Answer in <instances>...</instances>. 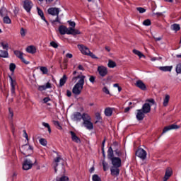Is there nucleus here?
<instances>
[{
	"label": "nucleus",
	"mask_w": 181,
	"mask_h": 181,
	"mask_svg": "<svg viewBox=\"0 0 181 181\" xmlns=\"http://www.w3.org/2000/svg\"><path fill=\"white\" fill-rule=\"evenodd\" d=\"M78 79L77 83L74 85L72 93L75 94V95H80L81 94V91H83V88H84V82L86 80V76L84 75H78L77 76H74L72 78V81H76V80Z\"/></svg>",
	"instance_id": "obj_1"
},
{
	"label": "nucleus",
	"mask_w": 181,
	"mask_h": 181,
	"mask_svg": "<svg viewBox=\"0 0 181 181\" xmlns=\"http://www.w3.org/2000/svg\"><path fill=\"white\" fill-rule=\"evenodd\" d=\"M83 124L84 125L85 128H86V129H88L89 131L94 129V124H93V122H91V117H90L88 114H83Z\"/></svg>",
	"instance_id": "obj_2"
},
{
	"label": "nucleus",
	"mask_w": 181,
	"mask_h": 181,
	"mask_svg": "<svg viewBox=\"0 0 181 181\" xmlns=\"http://www.w3.org/2000/svg\"><path fill=\"white\" fill-rule=\"evenodd\" d=\"M8 47H9L8 43L0 42V57H3L4 59H8L9 57Z\"/></svg>",
	"instance_id": "obj_3"
},
{
	"label": "nucleus",
	"mask_w": 181,
	"mask_h": 181,
	"mask_svg": "<svg viewBox=\"0 0 181 181\" xmlns=\"http://www.w3.org/2000/svg\"><path fill=\"white\" fill-rule=\"evenodd\" d=\"M20 150L22 154L25 155V156H30L33 153V147L29 144L23 145Z\"/></svg>",
	"instance_id": "obj_4"
},
{
	"label": "nucleus",
	"mask_w": 181,
	"mask_h": 181,
	"mask_svg": "<svg viewBox=\"0 0 181 181\" xmlns=\"http://www.w3.org/2000/svg\"><path fill=\"white\" fill-rule=\"evenodd\" d=\"M148 103H151V104ZM153 104H155V100L148 99L146 100V103L143 105L142 108L141 110H142L144 114H148L151 112V105H153Z\"/></svg>",
	"instance_id": "obj_5"
},
{
	"label": "nucleus",
	"mask_w": 181,
	"mask_h": 181,
	"mask_svg": "<svg viewBox=\"0 0 181 181\" xmlns=\"http://www.w3.org/2000/svg\"><path fill=\"white\" fill-rule=\"evenodd\" d=\"M49 15L52 16H57L56 19L53 22H59L60 23V20L59 19V13H60V8H49L47 10Z\"/></svg>",
	"instance_id": "obj_6"
},
{
	"label": "nucleus",
	"mask_w": 181,
	"mask_h": 181,
	"mask_svg": "<svg viewBox=\"0 0 181 181\" xmlns=\"http://www.w3.org/2000/svg\"><path fill=\"white\" fill-rule=\"evenodd\" d=\"M36 163V159H35V163L32 162V160L29 158H26L23 163V170H29V169H32L33 165Z\"/></svg>",
	"instance_id": "obj_7"
},
{
	"label": "nucleus",
	"mask_w": 181,
	"mask_h": 181,
	"mask_svg": "<svg viewBox=\"0 0 181 181\" xmlns=\"http://www.w3.org/2000/svg\"><path fill=\"white\" fill-rule=\"evenodd\" d=\"M23 8L25 11L29 13L32 10V8H33V3L30 0H25L23 1Z\"/></svg>",
	"instance_id": "obj_8"
},
{
	"label": "nucleus",
	"mask_w": 181,
	"mask_h": 181,
	"mask_svg": "<svg viewBox=\"0 0 181 181\" xmlns=\"http://www.w3.org/2000/svg\"><path fill=\"white\" fill-rule=\"evenodd\" d=\"M98 71L100 77H105L108 74V69L104 66H99L98 67Z\"/></svg>",
	"instance_id": "obj_9"
},
{
	"label": "nucleus",
	"mask_w": 181,
	"mask_h": 181,
	"mask_svg": "<svg viewBox=\"0 0 181 181\" xmlns=\"http://www.w3.org/2000/svg\"><path fill=\"white\" fill-rule=\"evenodd\" d=\"M136 155L138 156V158H140V159H142L143 160L146 159V151L144 150V148H139L136 151Z\"/></svg>",
	"instance_id": "obj_10"
},
{
	"label": "nucleus",
	"mask_w": 181,
	"mask_h": 181,
	"mask_svg": "<svg viewBox=\"0 0 181 181\" xmlns=\"http://www.w3.org/2000/svg\"><path fill=\"white\" fill-rule=\"evenodd\" d=\"M61 163V166L63 167V159L60 157H57L54 158V162L53 163V168L54 169L55 173H57V167L59 166V163Z\"/></svg>",
	"instance_id": "obj_11"
},
{
	"label": "nucleus",
	"mask_w": 181,
	"mask_h": 181,
	"mask_svg": "<svg viewBox=\"0 0 181 181\" xmlns=\"http://www.w3.org/2000/svg\"><path fill=\"white\" fill-rule=\"evenodd\" d=\"M110 160L112 162L113 167L121 168V163H122L121 158L118 157H115L112 158Z\"/></svg>",
	"instance_id": "obj_12"
},
{
	"label": "nucleus",
	"mask_w": 181,
	"mask_h": 181,
	"mask_svg": "<svg viewBox=\"0 0 181 181\" xmlns=\"http://www.w3.org/2000/svg\"><path fill=\"white\" fill-rule=\"evenodd\" d=\"M179 128H180V126H177L175 124H170L169 126L164 127L163 130V134H166L168 131H171V129H179Z\"/></svg>",
	"instance_id": "obj_13"
},
{
	"label": "nucleus",
	"mask_w": 181,
	"mask_h": 181,
	"mask_svg": "<svg viewBox=\"0 0 181 181\" xmlns=\"http://www.w3.org/2000/svg\"><path fill=\"white\" fill-rule=\"evenodd\" d=\"M81 33L80 32V30L74 29L71 27L70 28H66V35H80Z\"/></svg>",
	"instance_id": "obj_14"
},
{
	"label": "nucleus",
	"mask_w": 181,
	"mask_h": 181,
	"mask_svg": "<svg viewBox=\"0 0 181 181\" xmlns=\"http://www.w3.org/2000/svg\"><path fill=\"white\" fill-rule=\"evenodd\" d=\"M78 48L79 49V50L83 54H86V55L90 54V51L87 47L82 45H78Z\"/></svg>",
	"instance_id": "obj_15"
},
{
	"label": "nucleus",
	"mask_w": 181,
	"mask_h": 181,
	"mask_svg": "<svg viewBox=\"0 0 181 181\" xmlns=\"http://www.w3.org/2000/svg\"><path fill=\"white\" fill-rule=\"evenodd\" d=\"M145 114L146 113L144 112L142 110H137V112L136 114V118L137 121H142V119L145 118Z\"/></svg>",
	"instance_id": "obj_16"
},
{
	"label": "nucleus",
	"mask_w": 181,
	"mask_h": 181,
	"mask_svg": "<svg viewBox=\"0 0 181 181\" xmlns=\"http://www.w3.org/2000/svg\"><path fill=\"white\" fill-rule=\"evenodd\" d=\"M73 119L76 121V122H80V121L83 119V115H81V113L79 112H74L73 114Z\"/></svg>",
	"instance_id": "obj_17"
},
{
	"label": "nucleus",
	"mask_w": 181,
	"mask_h": 181,
	"mask_svg": "<svg viewBox=\"0 0 181 181\" xmlns=\"http://www.w3.org/2000/svg\"><path fill=\"white\" fill-rule=\"evenodd\" d=\"M119 167H112L110 168L111 175L112 176H118L119 175Z\"/></svg>",
	"instance_id": "obj_18"
},
{
	"label": "nucleus",
	"mask_w": 181,
	"mask_h": 181,
	"mask_svg": "<svg viewBox=\"0 0 181 181\" xmlns=\"http://www.w3.org/2000/svg\"><path fill=\"white\" fill-rule=\"evenodd\" d=\"M136 87L140 88V90H143V91H145V90H146V86L141 80H139L136 82Z\"/></svg>",
	"instance_id": "obj_19"
},
{
	"label": "nucleus",
	"mask_w": 181,
	"mask_h": 181,
	"mask_svg": "<svg viewBox=\"0 0 181 181\" xmlns=\"http://www.w3.org/2000/svg\"><path fill=\"white\" fill-rule=\"evenodd\" d=\"M71 139L74 142H76V144H80L81 141L80 140V138L76 135V133L74 132H70Z\"/></svg>",
	"instance_id": "obj_20"
},
{
	"label": "nucleus",
	"mask_w": 181,
	"mask_h": 181,
	"mask_svg": "<svg viewBox=\"0 0 181 181\" xmlns=\"http://www.w3.org/2000/svg\"><path fill=\"white\" fill-rule=\"evenodd\" d=\"M52 86L50 83H47L46 85H42L38 86L39 91H45V90H47V88H51Z\"/></svg>",
	"instance_id": "obj_21"
},
{
	"label": "nucleus",
	"mask_w": 181,
	"mask_h": 181,
	"mask_svg": "<svg viewBox=\"0 0 181 181\" xmlns=\"http://www.w3.org/2000/svg\"><path fill=\"white\" fill-rule=\"evenodd\" d=\"M11 86V93L15 94V86H16V81L12 78V76H9Z\"/></svg>",
	"instance_id": "obj_22"
},
{
	"label": "nucleus",
	"mask_w": 181,
	"mask_h": 181,
	"mask_svg": "<svg viewBox=\"0 0 181 181\" xmlns=\"http://www.w3.org/2000/svg\"><path fill=\"white\" fill-rule=\"evenodd\" d=\"M37 13L40 16L41 19L44 21L46 23H47V21H46V18H45V14L43 13V11H42L39 7L37 8Z\"/></svg>",
	"instance_id": "obj_23"
},
{
	"label": "nucleus",
	"mask_w": 181,
	"mask_h": 181,
	"mask_svg": "<svg viewBox=\"0 0 181 181\" xmlns=\"http://www.w3.org/2000/svg\"><path fill=\"white\" fill-rule=\"evenodd\" d=\"M26 52L28 53H31V54H33L36 53V47L33 45H30L26 48Z\"/></svg>",
	"instance_id": "obj_24"
},
{
	"label": "nucleus",
	"mask_w": 181,
	"mask_h": 181,
	"mask_svg": "<svg viewBox=\"0 0 181 181\" xmlns=\"http://www.w3.org/2000/svg\"><path fill=\"white\" fill-rule=\"evenodd\" d=\"M173 69V66H165L159 67V70H160L161 71H172Z\"/></svg>",
	"instance_id": "obj_25"
},
{
	"label": "nucleus",
	"mask_w": 181,
	"mask_h": 181,
	"mask_svg": "<svg viewBox=\"0 0 181 181\" xmlns=\"http://www.w3.org/2000/svg\"><path fill=\"white\" fill-rule=\"evenodd\" d=\"M107 158L110 160L114 158V151L112 150V147H110L107 151Z\"/></svg>",
	"instance_id": "obj_26"
},
{
	"label": "nucleus",
	"mask_w": 181,
	"mask_h": 181,
	"mask_svg": "<svg viewBox=\"0 0 181 181\" xmlns=\"http://www.w3.org/2000/svg\"><path fill=\"white\" fill-rule=\"evenodd\" d=\"M59 32L60 35H66L67 33V28L64 25H61L59 28Z\"/></svg>",
	"instance_id": "obj_27"
},
{
	"label": "nucleus",
	"mask_w": 181,
	"mask_h": 181,
	"mask_svg": "<svg viewBox=\"0 0 181 181\" xmlns=\"http://www.w3.org/2000/svg\"><path fill=\"white\" fill-rule=\"evenodd\" d=\"M170 176H172V170H170V169L168 168L165 171V175L163 181H168V179H169Z\"/></svg>",
	"instance_id": "obj_28"
},
{
	"label": "nucleus",
	"mask_w": 181,
	"mask_h": 181,
	"mask_svg": "<svg viewBox=\"0 0 181 181\" xmlns=\"http://www.w3.org/2000/svg\"><path fill=\"white\" fill-rule=\"evenodd\" d=\"M66 81H67V76L64 75L62 78L59 80V86L60 87H63L64 84H66Z\"/></svg>",
	"instance_id": "obj_29"
},
{
	"label": "nucleus",
	"mask_w": 181,
	"mask_h": 181,
	"mask_svg": "<svg viewBox=\"0 0 181 181\" xmlns=\"http://www.w3.org/2000/svg\"><path fill=\"white\" fill-rule=\"evenodd\" d=\"M169 100H170V96H169V95H165L163 103V107H168V104H169Z\"/></svg>",
	"instance_id": "obj_30"
},
{
	"label": "nucleus",
	"mask_w": 181,
	"mask_h": 181,
	"mask_svg": "<svg viewBox=\"0 0 181 181\" xmlns=\"http://www.w3.org/2000/svg\"><path fill=\"white\" fill-rule=\"evenodd\" d=\"M105 115H106V117H111L112 115V109H111V107H107L105 110Z\"/></svg>",
	"instance_id": "obj_31"
},
{
	"label": "nucleus",
	"mask_w": 181,
	"mask_h": 181,
	"mask_svg": "<svg viewBox=\"0 0 181 181\" xmlns=\"http://www.w3.org/2000/svg\"><path fill=\"white\" fill-rule=\"evenodd\" d=\"M107 66L110 69H114V67H117V64L115 63V62H114L112 60H109Z\"/></svg>",
	"instance_id": "obj_32"
},
{
	"label": "nucleus",
	"mask_w": 181,
	"mask_h": 181,
	"mask_svg": "<svg viewBox=\"0 0 181 181\" xmlns=\"http://www.w3.org/2000/svg\"><path fill=\"white\" fill-rule=\"evenodd\" d=\"M133 53L134 54H136V56H139V57L141 59L142 57H145V55L141 52V51L137 50V49H133Z\"/></svg>",
	"instance_id": "obj_33"
},
{
	"label": "nucleus",
	"mask_w": 181,
	"mask_h": 181,
	"mask_svg": "<svg viewBox=\"0 0 181 181\" xmlns=\"http://www.w3.org/2000/svg\"><path fill=\"white\" fill-rule=\"evenodd\" d=\"M172 30H175V32H177L180 30V25L179 24H173L171 25Z\"/></svg>",
	"instance_id": "obj_34"
},
{
	"label": "nucleus",
	"mask_w": 181,
	"mask_h": 181,
	"mask_svg": "<svg viewBox=\"0 0 181 181\" xmlns=\"http://www.w3.org/2000/svg\"><path fill=\"white\" fill-rule=\"evenodd\" d=\"M0 15L1 16H6V15H8V10L4 7L1 8L0 10Z\"/></svg>",
	"instance_id": "obj_35"
},
{
	"label": "nucleus",
	"mask_w": 181,
	"mask_h": 181,
	"mask_svg": "<svg viewBox=\"0 0 181 181\" xmlns=\"http://www.w3.org/2000/svg\"><path fill=\"white\" fill-rule=\"evenodd\" d=\"M14 54L18 57V59H21L23 57V52L19 51V50H15Z\"/></svg>",
	"instance_id": "obj_36"
},
{
	"label": "nucleus",
	"mask_w": 181,
	"mask_h": 181,
	"mask_svg": "<svg viewBox=\"0 0 181 181\" xmlns=\"http://www.w3.org/2000/svg\"><path fill=\"white\" fill-rule=\"evenodd\" d=\"M26 33H28V30L23 28H21L20 30V34L21 37H25L26 36Z\"/></svg>",
	"instance_id": "obj_37"
},
{
	"label": "nucleus",
	"mask_w": 181,
	"mask_h": 181,
	"mask_svg": "<svg viewBox=\"0 0 181 181\" xmlns=\"http://www.w3.org/2000/svg\"><path fill=\"white\" fill-rule=\"evenodd\" d=\"M40 70L42 71V74H47V73H49V69H47L46 66H41Z\"/></svg>",
	"instance_id": "obj_38"
},
{
	"label": "nucleus",
	"mask_w": 181,
	"mask_h": 181,
	"mask_svg": "<svg viewBox=\"0 0 181 181\" xmlns=\"http://www.w3.org/2000/svg\"><path fill=\"white\" fill-rule=\"evenodd\" d=\"M3 21H4V23H6L8 25H9L10 23H12L9 16H4V18H3Z\"/></svg>",
	"instance_id": "obj_39"
},
{
	"label": "nucleus",
	"mask_w": 181,
	"mask_h": 181,
	"mask_svg": "<svg viewBox=\"0 0 181 181\" xmlns=\"http://www.w3.org/2000/svg\"><path fill=\"white\" fill-rule=\"evenodd\" d=\"M175 71L177 74H181V63L177 64Z\"/></svg>",
	"instance_id": "obj_40"
},
{
	"label": "nucleus",
	"mask_w": 181,
	"mask_h": 181,
	"mask_svg": "<svg viewBox=\"0 0 181 181\" xmlns=\"http://www.w3.org/2000/svg\"><path fill=\"white\" fill-rule=\"evenodd\" d=\"M42 126L45 127V128H47L49 133L50 134L52 132V129H50V125L48 123H46L43 122L42 123Z\"/></svg>",
	"instance_id": "obj_41"
},
{
	"label": "nucleus",
	"mask_w": 181,
	"mask_h": 181,
	"mask_svg": "<svg viewBox=\"0 0 181 181\" xmlns=\"http://www.w3.org/2000/svg\"><path fill=\"white\" fill-rule=\"evenodd\" d=\"M39 142L40 145H42V146H46V145H47V141L46 140V139H40L39 140Z\"/></svg>",
	"instance_id": "obj_42"
},
{
	"label": "nucleus",
	"mask_w": 181,
	"mask_h": 181,
	"mask_svg": "<svg viewBox=\"0 0 181 181\" xmlns=\"http://www.w3.org/2000/svg\"><path fill=\"white\" fill-rule=\"evenodd\" d=\"M103 170L107 172L108 170V163L105 162V160L103 161Z\"/></svg>",
	"instance_id": "obj_43"
},
{
	"label": "nucleus",
	"mask_w": 181,
	"mask_h": 181,
	"mask_svg": "<svg viewBox=\"0 0 181 181\" xmlns=\"http://www.w3.org/2000/svg\"><path fill=\"white\" fill-rule=\"evenodd\" d=\"M93 181H101V178L98 176V175H93L92 177Z\"/></svg>",
	"instance_id": "obj_44"
},
{
	"label": "nucleus",
	"mask_w": 181,
	"mask_h": 181,
	"mask_svg": "<svg viewBox=\"0 0 181 181\" xmlns=\"http://www.w3.org/2000/svg\"><path fill=\"white\" fill-rule=\"evenodd\" d=\"M9 69H10V71L13 73V71H15V69H16V65L13 63H11L10 64Z\"/></svg>",
	"instance_id": "obj_45"
},
{
	"label": "nucleus",
	"mask_w": 181,
	"mask_h": 181,
	"mask_svg": "<svg viewBox=\"0 0 181 181\" xmlns=\"http://www.w3.org/2000/svg\"><path fill=\"white\" fill-rule=\"evenodd\" d=\"M136 11H138V12H139V13H145V12H146V9H145L142 7H137Z\"/></svg>",
	"instance_id": "obj_46"
},
{
	"label": "nucleus",
	"mask_w": 181,
	"mask_h": 181,
	"mask_svg": "<svg viewBox=\"0 0 181 181\" xmlns=\"http://www.w3.org/2000/svg\"><path fill=\"white\" fill-rule=\"evenodd\" d=\"M54 125L57 127L58 129H62V126H60V123H59V121L54 120L53 121Z\"/></svg>",
	"instance_id": "obj_47"
},
{
	"label": "nucleus",
	"mask_w": 181,
	"mask_h": 181,
	"mask_svg": "<svg viewBox=\"0 0 181 181\" xmlns=\"http://www.w3.org/2000/svg\"><path fill=\"white\" fill-rule=\"evenodd\" d=\"M143 25H144V26H151V20L149 19H146L143 22Z\"/></svg>",
	"instance_id": "obj_48"
},
{
	"label": "nucleus",
	"mask_w": 181,
	"mask_h": 181,
	"mask_svg": "<svg viewBox=\"0 0 181 181\" xmlns=\"http://www.w3.org/2000/svg\"><path fill=\"white\" fill-rule=\"evenodd\" d=\"M50 46H52V47H54V49H57V47H59V45H57L56 42L54 41H52L50 42Z\"/></svg>",
	"instance_id": "obj_49"
},
{
	"label": "nucleus",
	"mask_w": 181,
	"mask_h": 181,
	"mask_svg": "<svg viewBox=\"0 0 181 181\" xmlns=\"http://www.w3.org/2000/svg\"><path fill=\"white\" fill-rule=\"evenodd\" d=\"M8 113H9V118H11V119H12V118H13V110H12V109L11 107L8 108Z\"/></svg>",
	"instance_id": "obj_50"
},
{
	"label": "nucleus",
	"mask_w": 181,
	"mask_h": 181,
	"mask_svg": "<svg viewBox=\"0 0 181 181\" xmlns=\"http://www.w3.org/2000/svg\"><path fill=\"white\" fill-rule=\"evenodd\" d=\"M89 81L90 83H92V84H94V83L95 82V76H89Z\"/></svg>",
	"instance_id": "obj_51"
},
{
	"label": "nucleus",
	"mask_w": 181,
	"mask_h": 181,
	"mask_svg": "<svg viewBox=\"0 0 181 181\" xmlns=\"http://www.w3.org/2000/svg\"><path fill=\"white\" fill-rule=\"evenodd\" d=\"M69 23V26L71 28H76V23L74 21H68Z\"/></svg>",
	"instance_id": "obj_52"
},
{
	"label": "nucleus",
	"mask_w": 181,
	"mask_h": 181,
	"mask_svg": "<svg viewBox=\"0 0 181 181\" xmlns=\"http://www.w3.org/2000/svg\"><path fill=\"white\" fill-rule=\"evenodd\" d=\"M103 91L105 94H110V90H108V88H107V87H104L103 89Z\"/></svg>",
	"instance_id": "obj_53"
},
{
	"label": "nucleus",
	"mask_w": 181,
	"mask_h": 181,
	"mask_svg": "<svg viewBox=\"0 0 181 181\" xmlns=\"http://www.w3.org/2000/svg\"><path fill=\"white\" fill-rule=\"evenodd\" d=\"M88 56H90V57H92V59H98L96 56H95V54H94L93 52H90L88 54Z\"/></svg>",
	"instance_id": "obj_54"
},
{
	"label": "nucleus",
	"mask_w": 181,
	"mask_h": 181,
	"mask_svg": "<svg viewBox=\"0 0 181 181\" xmlns=\"http://www.w3.org/2000/svg\"><path fill=\"white\" fill-rule=\"evenodd\" d=\"M20 59H21V60L23 62V63H24L25 64H29V62L26 61V60L25 59V58H23V57H21V58H20Z\"/></svg>",
	"instance_id": "obj_55"
},
{
	"label": "nucleus",
	"mask_w": 181,
	"mask_h": 181,
	"mask_svg": "<svg viewBox=\"0 0 181 181\" xmlns=\"http://www.w3.org/2000/svg\"><path fill=\"white\" fill-rule=\"evenodd\" d=\"M115 154L117 155V156H121V155H122V153H121V151L116 150L115 151Z\"/></svg>",
	"instance_id": "obj_56"
},
{
	"label": "nucleus",
	"mask_w": 181,
	"mask_h": 181,
	"mask_svg": "<svg viewBox=\"0 0 181 181\" xmlns=\"http://www.w3.org/2000/svg\"><path fill=\"white\" fill-rule=\"evenodd\" d=\"M43 101H44V103H49V101H50V98H45L44 99H43Z\"/></svg>",
	"instance_id": "obj_57"
},
{
	"label": "nucleus",
	"mask_w": 181,
	"mask_h": 181,
	"mask_svg": "<svg viewBox=\"0 0 181 181\" xmlns=\"http://www.w3.org/2000/svg\"><path fill=\"white\" fill-rule=\"evenodd\" d=\"M66 57H68V59H71L73 58V54L68 53L66 54Z\"/></svg>",
	"instance_id": "obj_58"
},
{
	"label": "nucleus",
	"mask_w": 181,
	"mask_h": 181,
	"mask_svg": "<svg viewBox=\"0 0 181 181\" xmlns=\"http://www.w3.org/2000/svg\"><path fill=\"white\" fill-rule=\"evenodd\" d=\"M156 60H159V58L155 57L151 58V62H156Z\"/></svg>",
	"instance_id": "obj_59"
},
{
	"label": "nucleus",
	"mask_w": 181,
	"mask_h": 181,
	"mask_svg": "<svg viewBox=\"0 0 181 181\" xmlns=\"http://www.w3.org/2000/svg\"><path fill=\"white\" fill-rule=\"evenodd\" d=\"M96 119H98V121L101 119V115H100V113L96 114Z\"/></svg>",
	"instance_id": "obj_60"
},
{
	"label": "nucleus",
	"mask_w": 181,
	"mask_h": 181,
	"mask_svg": "<svg viewBox=\"0 0 181 181\" xmlns=\"http://www.w3.org/2000/svg\"><path fill=\"white\" fill-rule=\"evenodd\" d=\"M78 70H81L82 71H84V67L82 65L78 66Z\"/></svg>",
	"instance_id": "obj_61"
},
{
	"label": "nucleus",
	"mask_w": 181,
	"mask_h": 181,
	"mask_svg": "<svg viewBox=\"0 0 181 181\" xmlns=\"http://www.w3.org/2000/svg\"><path fill=\"white\" fill-rule=\"evenodd\" d=\"M66 95L67 97H71V91L70 90H66Z\"/></svg>",
	"instance_id": "obj_62"
},
{
	"label": "nucleus",
	"mask_w": 181,
	"mask_h": 181,
	"mask_svg": "<svg viewBox=\"0 0 181 181\" xmlns=\"http://www.w3.org/2000/svg\"><path fill=\"white\" fill-rule=\"evenodd\" d=\"M131 108H132V107H127L124 109V112H128V111H129V110H131Z\"/></svg>",
	"instance_id": "obj_63"
},
{
	"label": "nucleus",
	"mask_w": 181,
	"mask_h": 181,
	"mask_svg": "<svg viewBox=\"0 0 181 181\" xmlns=\"http://www.w3.org/2000/svg\"><path fill=\"white\" fill-rule=\"evenodd\" d=\"M154 39H155L156 42H159L162 39V37H154Z\"/></svg>",
	"instance_id": "obj_64"
}]
</instances>
